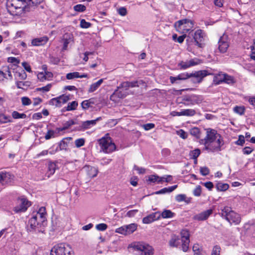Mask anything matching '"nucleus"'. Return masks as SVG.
<instances>
[{
    "mask_svg": "<svg viewBox=\"0 0 255 255\" xmlns=\"http://www.w3.org/2000/svg\"><path fill=\"white\" fill-rule=\"evenodd\" d=\"M48 40V38L45 36L33 39L31 41L33 46H41L45 44Z\"/></svg>",
    "mask_w": 255,
    "mask_h": 255,
    "instance_id": "obj_22",
    "label": "nucleus"
},
{
    "mask_svg": "<svg viewBox=\"0 0 255 255\" xmlns=\"http://www.w3.org/2000/svg\"><path fill=\"white\" fill-rule=\"evenodd\" d=\"M103 82H104V79H101L99 80H98L97 82L92 84L90 85V88L88 90V92L92 93V92H94V91H96L101 86V85L103 83Z\"/></svg>",
    "mask_w": 255,
    "mask_h": 255,
    "instance_id": "obj_25",
    "label": "nucleus"
},
{
    "mask_svg": "<svg viewBox=\"0 0 255 255\" xmlns=\"http://www.w3.org/2000/svg\"><path fill=\"white\" fill-rule=\"evenodd\" d=\"M91 24L90 22H87L85 19H83L80 21V26L83 28H88L90 27Z\"/></svg>",
    "mask_w": 255,
    "mask_h": 255,
    "instance_id": "obj_52",
    "label": "nucleus"
},
{
    "mask_svg": "<svg viewBox=\"0 0 255 255\" xmlns=\"http://www.w3.org/2000/svg\"><path fill=\"white\" fill-rule=\"evenodd\" d=\"M71 248L68 245L60 244L52 248L50 255H71Z\"/></svg>",
    "mask_w": 255,
    "mask_h": 255,
    "instance_id": "obj_9",
    "label": "nucleus"
},
{
    "mask_svg": "<svg viewBox=\"0 0 255 255\" xmlns=\"http://www.w3.org/2000/svg\"><path fill=\"white\" fill-rule=\"evenodd\" d=\"M46 209L44 207H40L38 211L34 212L28 221V224L31 230H35L40 226L46 219Z\"/></svg>",
    "mask_w": 255,
    "mask_h": 255,
    "instance_id": "obj_2",
    "label": "nucleus"
},
{
    "mask_svg": "<svg viewBox=\"0 0 255 255\" xmlns=\"http://www.w3.org/2000/svg\"><path fill=\"white\" fill-rule=\"evenodd\" d=\"M194 255H204L198 244H194L192 248Z\"/></svg>",
    "mask_w": 255,
    "mask_h": 255,
    "instance_id": "obj_42",
    "label": "nucleus"
},
{
    "mask_svg": "<svg viewBox=\"0 0 255 255\" xmlns=\"http://www.w3.org/2000/svg\"><path fill=\"white\" fill-rule=\"evenodd\" d=\"M190 133L196 138H199L200 137V130L198 128L194 127L192 128L190 130Z\"/></svg>",
    "mask_w": 255,
    "mask_h": 255,
    "instance_id": "obj_40",
    "label": "nucleus"
},
{
    "mask_svg": "<svg viewBox=\"0 0 255 255\" xmlns=\"http://www.w3.org/2000/svg\"><path fill=\"white\" fill-rule=\"evenodd\" d=\"M87 77V74H80V73L78 72H75L72 73H69L67 74L66 75V78L68 80L73 79L74 78H86Z\"/></svg>",
    "mask_w": 255,
    "mask_h": 255,
    "instance_id": "obj_26",
    "label": "nucleus"
},
{
    "mask_svg": "<svg viewBox=\"0 0 255 255\" xmlns=\"http://www.w3.org/2000/svg\"><path fill=\"white\" fill-rule=\"evenodd\" d=\"M57 168L56 162H52L50 161L48 164V176L53 175L55 172L56 169Z\"/></svg>",
    "mask_w": 255,
    "mask_h": 255,
    "instance_id": "obj_30",
    "label": "nucleus"
},
{
    "mask_svg": "<svg viewBox=\"0 0 255 255\" xmlns=\"http://www.w3.org/2000/svg\"><path fill=\"white\" fill-rule=\"evenodd\" d=\"M108 228V226L107 224L104 223H101L99 224H97L96 226V229L100 231H105Z\"/></svg>",
    "mask_w": 255,
    "mask_h": 255,
    "instance_id": "obj_50",
    "label": "nucleus"
},
{
    "mask_svg": "<svg viewBox=\"0 0 255 255\" xmlns=\"http://www.w3.org/2000/svg\"><path fill=\"white\" fill-rule=\"evenodd\" d=\"M16 86L18 89H24L27 88L31 85V82L28 81H16L15 83Z\"/></svg>",
    "mask_w": 255,
    "mask_h": 255,
    "instance_id": "obj_33",
    "label": "nucleus"
},
{
    "mask_svg": "<svg viewBox=\"0 0 255 255\" xmlns=\"http://www.w3.org/2000/svg\"><path fill=\"white\" fill-rule=\"evenodd\" d=\"M85 142V140L83 138L77 139L75 141V146L78 148L84 145Z\"/></svg>",
    "mask_w": 255,
    "mask_h": 255,
    "instance_id": "obj_47",
    "label": "nucleus"
},
{
    "mask_svg": "<svg viewBox=\"0 0 255 255\" xmlns=\"http://www.w3.org/2000/svg\"><path fill=\"white\" fill-rule=\"evenodd\" d=\"M175 215V213L169 210H164L161 213H160V218H171Z\"/></svg>",
    "mask_w": 255,
    "mask_h": 255,
    "instance_id": "obj_34",
    "label": "nucleus"
},
{
    "mask_svg": "<svg viewBox=\"0 0 255 255\" xmlns=\"http://www.w3.org/2000/svg\"><path fill=\"white\" fill-rule=\"evenodd\" d=\"M200 153L201 152L200 149L197 148L190 152V156L192 158L194 159H196L200 154Z\"/></svg>",
    "mask_w": 255,
    "mask_h": 255,
    "instance_id": "obj_46",
    "label": "nucleus"
},
{
    "mask_svg": "<svg viewBox=\"0 0 255 255\" xmlns=\"http://www.w3.org/2000/svg\"><path fill=\"white\" fill-rule=\"evenodd\" d=\"M37 77L38 79L41 82H43L46 80L45 76V73H44L43 72H39L37 75Z\"/></svg>",
    "mask_w": 255,
    "mask_h": 255,
    "instance_id": "obj_62",
    "label": "nucleus"
},
{
    "mask_svg": "<svg viewBox=\"0 0 255 255\" xmlns=\"http://www.w3.org/2000/svg\"><path fill=\"white\" fill-rule=\"evenodd\" d=\"M116 232L124 235H127L125 226L121 227L116 230Z\"/></svg>",
    "mask_w": 255,
    "mask_h": 255,
    "instance_id": "obj_59",
    "label": "nucleus"
},
{
    "mask_svg": "<svg viewBox=\"0 0 255 255\" xmlns=\"http://www.w3.org/2000/svg\"><path fill=\"white\" fill-rule=\"evenodd\" d=\"M213 210L211 209L203 211L199 214L195 215L193 217V219L197 221L206 220L213 214Z\"/></svg>",
    "mask_w": 255,
    "mask_h": 255,
    "instance_id": "obj_17",
    "label": "nucleus"
},
{
    "mask_svg": "<svg viewBox=\"0 0 255 255\" xmlns=\"http://www.w3.org/2000/svg\"><path fill=\"white\" fill-rule=\"evenodd\" d=\"M101 150L110 153L116 150V145L110 137H103L98 140Z\"/></svg>",
    "mask_w": 255,
    "mask_h": 255,
    "instance_id": "obj_7",
    "label": "nucleus"
},
{
    "mask_svg": "<svg viewBox=\"0 0 255 255\" xmlns=\"http://www.w3.org/2000/svg\"><path fill=\"white\" fill-rule=\"evenodd\" d=\"M72 137H69L63 139L59 143V146L60 150H66L68 147V143L69 141L72 139Z\"/></svg>",
    "mask_w": 255,
    "mask_h": 255,
    "instance_id": "obj_28",
    "label": "nucleus"
},
{
    "mask_svg": "<svg viewBox=\"0 0 255 255\" xmlns=\"http://www.w3.org/2000/svg\"><path fill=\"white\" fill-rule=\"evenodd\" d=\"M94 104H95V100L93 98H91L88 100L83 101L81 106L83 109L87 110Z\"/></svg>",
    "mask_w": 255,
    "mask_h": 255,
    "instance_id": "obj_32",
    "label": "nucleus"
},
{
    "mask_svg": "<svg viewBox=\"0 0 255 255\" xmlns=\"http://www.w3.org/2000/svg\"><path fill=\"white\" fill-rule=\"evenodd\" d=\"M142 127L145 130H148L154 128L155 127V125L152 123H148L143 125Z\"/></svg>",
    "mask_w": 255,
    "mask_h": 255,
    "instance_id": "obj_61",
    "label": "nucleus"
},
{
    "mask_svg": "<svg viewBox=\"0 0 255 255\" xmlns=\"http://www.w3.org/2000/svg\"><path fill=\"white\" fill-rule=\"evenodd\" d=\"M229 46L228 36L227 34H224L220 37L218 41V48L222 53L227 51Z\"/></svg>",
    "mask_w": 255,
    "mask_h": 255,
    "instance_id": "obj_13",
    "label": "nucleus"
},
{
    "mask_svg": "<svg viewBox=\"0 0 255 255\" xmlns=\"http://www.w3.org/2000/svg\"><path fill=\"white\" fill-rule=\"evenodd\" d=\"M138 210L136 209L130 210L127 212L126 216L129 218L133 217L138 213Z\"/></svg>",
    "mask_w": 255,
    "mask_h": 255,
    "instance_id": "obj_58",
    "label": "nucleus"
},
{
    "mask_svg": "<svg viewBox=\"0 0 255 255\" xmlns=\"http://www.w3.org/2000/svg\"><path fill=\"white\" fill-rule=\"evenodd\" d=\"M83 170L89 178L96 177L98 173V170L97 168L89 165L85 166L83 167Z\"/></svg>",
    "mask_w": 255,
    "mask_h": 255,
    "instance_id": "obj_21",
    "label": "nucleus"
},
{
    "mask_svg": "<svg viewBox=\"0 0 255 255\" xmlns=\"http://www.w3.org/2000/svg\"><path fill=\"white\" fill-rule=\"evenodd\" d=\"M127 234L129 235L134 232L137 229V225L135 224H130L125 226Z\"/></svg>",
    "mask_w": 255,
    "mask_h": 255,
    "instance_id": "obj_36",
    "label": "nucleus"
},
{
    "mask_svg": "<svg viewBox=\"0 0 255 255\" xmlns=\"http://www.w3.org/2000/svg\"><path fill=\"white\" fill-rule=\"evenodd\" d=\"M160 219V212H157L151 214L144 217L142 219V222L144 224H149L152 222Z\"/></svg>",
    "mask_w": 255,
    "mask_h": 255,
    "instance_id": "obj_20",
    "label": "nucleus"
},
{
    "mask_svg": "<svg viewBox=\"0 0 255 255\" xmlns=\"http://www.w3.org/2000/svg\"><path fill=\"white\" fill-rule=\"evenodd\" d=\"M177 134L183 139H186L188 137V133L183 129L178 130L177 131Z\"/></svg>",
    "mask_w": 255,
    "mask_h": 255,
    "instance_id": "obj_57",
    "label": "nucleus"
},
{
    "mask_svg": "<svg viewBox=\"0 0 255 255\" xmlns=\"http://www.w3.org/2000/svg\"><path fill=\"white\" fill-rule=\"evenodd\" d=\"M221 215L223 218H224L230 223L238 225L241 222L240 215L233 211L230 207L226 206L222 209Z\"/></svg>",
    "mask_w": 255,
    "mask_h": 255,
    "instance_id": "obj_5",
    "label": "nucleus"
},
{
    "mask_svg": "<svg viewBox=\"0 0 255 255\" xmlns=\"http://www.w3.org/2000/svg\"><path fill=\"white\" fill-rule=\"evenodd\" d=\"M76 124L75 121L73 120H69L68 121L66 122L63 123L62 128H57V130L58 131H61L63 130H65L67 129H68L71 126Z\"/></svg>",
    "mask_w": 255,
    "mask_h": 255,
    "instance_id": "obj_31",
    "label": "nucleus"
},
{
    "mask_svg": "<svg viewBox=\"0 0 255 255\" xmlns=\"http://www.w3.org/2000/svg\"><path fill=\"white\" fill-rule=\"evenodd\" d=\"M223 77H224V82L226 83L230 84L235 83V80L233 76L225 74Z\"/></svg>",
    "mask_w": 255,
    "mask_h": 255,
    "instance_id": "obj_43",
    "label": "nucleus"
},
{
    "mask_svg": "<svg viewBox=\"0 0 255 255\" xmlns=\"http://www.w3.org/2000/svg\"><path fill=\"white\" fill-rule=\"evenodd\" d=\"M133 248L136 251L140 253V255H153L154 249L149 245L144 243H136Z\"/></svg>",
    "mask_w": 255,
    "mask_h": 255,
    "instance_id": "obj_8",
    "label": "nucleus"
},
{
    "mask_svg": "<svg viewBox=\"0 0 255 255\" xmlns=\"http://www.w3.org/2000/svg\"><path fill=\"white\" fill-rule=\"evenodd\" d=\"M21 102L23 105L28 106L31 104V101L29 98L27 97H23L21 98Z\"/></svg>",
    "mask_w": 255,
    "mask_h": 255,
    "instance_id": "obj_56",
    "label": "nucleus"
},
{
    "mask_svg": "<svg viewBox=\"0 0 255 255\" xmlns=\"http://www.w3.org/2000/svg\"><path fill=\"white\" fill-rule=\"evenodd\" d=\"M221 248L218 246L214 247L211 255H220Z\"/></svg>",
    "mask_w": 255,
    "mask_h": 255,
    "instance_id": "obj_60",
    "label": "nucleus"
},
{
    "mask_svg": "<svg viewBox=\"0 0 255 255\" xmlns=\"http://www.w3.org/2000/svg\"><path fill=\"white\" fill-rule=\"evenodd\" d=\"M209 75H210V74L207 70H200L191 73H186L180 74L176 77L170 76L169 79L170 82L172 84H174L176 83V81L177 80H184L193 77L197 78L198 83H200L205 77Z\"/></svg>",
    "mask_w": 255,
    "mask_h": 255,
    "instance_id": "obj_3",
    "label": "nucleus"
},
{
    "mask_svg": "<svg viewBox=\"0 0 255 255\" xmlns=\"http://www.w3.org/2000/svg\"><path fill=\"white\" fill-rule=\"evenodd\" d=\"M200 170L201 174L204 176L207 175L209 173V169L207 167H201Z\"/></svg>",
    "mask_w": 255,
    "mask_h": 255,
    "instance_id": "obj_63",
    "label": "nucleus"
},
{
    "mask_svg": "<svg viewBox=\"0 0 255 255\" xmlns=\"http://www.w3.org/2000/svg\"><path fill=\"white\" fill-rule=\"evenodd\" d=\"M11 122V118L9 116H6L4 114H0V123H7Z\"/></svg>",
    "mask_w": 255,
    "mask_h": 255,
    "instance_id": "obj_41",
    "label": "nucleus"
},
{
    "mask_svg": "<svg viewBox=\"0 0 255 255\" xmlns=\"http://www.w3.org/2000/svg\"><path fill=\"white\" fill-rule=\"evenodd\" d=\"M204 33L201 29H198L194 33L193 36L194 42L199 47L202 48L203 46L202 42L204 40Z\"/></svg>",
    "mask_w": 255,
    "mask_h": 255,
    "instance_id": "obj_16",
    "label": "nucleus"
},
{
    "mask_svg": "<svg viewBox=\"0 0 255 255\" xmlns=\"http://www.w3.org/2000/svg\"><path fill=\"white\" fill-rule=\"evenodd\" d=\"M55 131L54 130H48V131L47 132L46 134L45 135V138L46 140H48V139H50L52 137H54V135H55Z\"/></svg>",
    "mask_w": 255,
    "mask_h": 255,
    "instance_id": "obj_54",
    "label": "nucleus"
},
{
    "mask_svg": "<svg viewBox=\"0 0 255 255\" xmlns=\"http://www.w3.org/2000/svg\"><path fill=\"white\" fill-rule=\"evenodd\" d=\"M168 243L170 247L178 248L180 245V239L179 236L172 235Z\"/></svg>",
    "mask_w": 255,
    "mask_h": 255,
    "instance_id": "obj_23",
    "label": "nucleus"
},
{
    "mask_svg": "<svg viewBox=\"0 0 255 255\" xmlns=\"http://www.w3.org/2000/svg\"><path fill=\"white\" fill-rule=\"evenodd\" d=\"M186 195L185 194H178L175 197L176 200L180 202L183 201H185Z\"/></svg>",
    "mask_w": 255,
    "mask_h": 255,
    "instance_id": "obj_64",
    "label": "nucleus"
},
{
    "mask_svg": "<svg viewBox=\"0 0 255 255\" xmlns=\"http://www.w3.org/2000/svg\"><path fill=\"white\" fill-rule=\"evenodd\" d=\"M216 187L218 191H225L228 189L229 186L226 183H218L216 184Z\"/></svg>",
    "mask_w": 255,
    "mask_h": 255,
    "instance_id": "obj_39",
    "label": "nucleus"
},
{
    "mask_svg": "<svg viewBox=\"0 0 255 255\" xmlns=\"http://www.w3.org/2000/svg\"><path fill=\"white\" fill-rule=\"evenodd\" d=\"M225 75V74L222 72L219 73L214 77V81L217 84L224 82V77H223V76Z\"/></svg>",
    "mask_w": 255,
    "mask_h": 255,
    "instance_id": "obj_37",
    "label": "nucleus"
},
{
    "mask_svg": "<svg viewBox=\"0 0 255 255\" xmlns=\"http://www.w3.org/2000/svg\"><path fill=\"white\" fill-rule=\"evenodd\" d=\"M26 5L27 0H11L7 2L8 10L12 15H17L23 11Z\"/></svg>",
    "mask_w": 255,
    "mask_h": 255,
    "instance_id": "obj_4",
    "label": "nucleus"
},
{
    "mask_svg": "<svg viewBox=\"0 0 255 255\" xmlns=\"http://www.w3.org/2000/svg\"><path fill=\"white\" fill-rule=\"evenodd\" d=\"M194 26L193 21L187 19L178 20L174 24V27L177 31L180 33H186L190 30Z\"/></svg>",
    "mask_w": 255,
    "mask_h": 255,
    "instance_id": "obj_6",
    "label": "nucleus"
},
{
    "mask_svg": "<svg viewBox=\"0 0 255 255\" xmlns=\"http://www.w3.org/2000/svg\"><path fill=\"white\" fill-rule=\"evenodd\" d=\"M86 9V6L84 5L79 4L74 6V9L78 12H83Z\"/></svg>",
    "mask_w": 255,
    "mask_h": 255,
    "instance_id": "obj_49",
    "label": "nucleus"
},
{
    "mask_svg": "<svg viewBox=\"0 0 255 255\" xmlns=\"http://www.w3.org/2000/svg\"><path fill=\"white\" fill-rule=\"evenodd\" d=\"M14 176L9 172H1L0 179L2 185L11 184L14 181Z\"/></svg>",
    "mask_w": 255,
    "mask_h": 255,
    "instance_id": "obj_18",
    "label": "nucleus"
},
{
    "mask_svg": "<svg viewBox=\"0 0 255 255\" xmlns=\"http://www.w3.org/2000/svg\"><path fill=\"white\" fill-rule=\"evenodd\" d=\"M17 203V205L14 208V211L16 213L24 212L31 205L30 202L24 197L19 198Z\"/></svg>",
    "mask_w": 255,
    "mask_h": 255,
    "instance_id": "obj_12",
    "label": "nucleus"
},
{
    "mask_svg": "<svg viewBox=\"0 0 255 255\" xmlns=\"http://www.w3.org/2000/svg\"><path fill=\"white\" fill-rule=\"evenodd\" d=\"M200 143L204 144V149L210 152L221 151L224 144L222 136L217 130L210 128L206 129V136L201 140Z\"/></svg>",
    "mask_w": 255,
    "mask_h": 255,
    "instance_id": "obj_1",
    "label": "nucleus"
},
{
    "mask_svg": "<svg viewBox=\"0 0 255 255\" xmlns=\"http://www.w3.org/2000/svg\"><path fill=\"white\" fill-rule=\"evenodd\" d=\"M78 106V103L76 101H73L69 103L67 106L63 109V111H70L74 110Z\"/></svg>",
    "mask_w": 255,
    "mask_h": 255,
    "instance_id": "obj_35",
    "label": "nucleus"
},
{
    "mask_svg": "<svg viewBox=\"0 0 255 255\" xmlns=\"http://www.w3.org/2000/svg\"><path fill=\"white\" fill-rule=\"evenodd\" d=\"M177 185H175L170 186L169 187H165V188L161 189V190H160L159 191L155 192V194H165L167 193H170V192H172L173 191H174L177 188Z\"/></svg>",
    "mask_w": 255,
    "mask_h": 255,
    "instance_id": "obj_29",
    "label": "nucleus"
},
{
    "mask_svg": "<svg viewBox=\"0 0 255 255\" xmlns=\"http://www.w3.org/2000/svg\"><path fill=\"white\" fill-rule=\"evenodd\" d=\"M42 1H43V0H27L29 6L36 5L40 3Z\"/></svg>",
    "mask_w": 255,
    "mask_h": 255,
    "instance_id": "obj_55",
    "label": "nucleus"
},
{
    "mask_svg": "<svg viewBox=\"0 0 255 255\" xmlns=\"http://www.w3.org/2000/svg\"><path fill=\"white\" fill-rule=\"evenodd\" d=\"M17 75L19 80H25L27 78V74L24 70H21V72L17 73Z\"/></svg>",
    "mask_w": 255,
    "mask_h": 255,
    "instance_id": "obj_53",
    "label": "nucleus"
},
{
    "mask_svg": "<svg viewBox=\"0 0 255 255\" xmlns=\"http://www.w3.org/2000/svg\"><path fill=\"white\" fill-rule=\"evenodd\" d=\"M202 188L201 186L198 185L194 189L193 193L195 196H200L201 194Z\"/></svg>",
    "mask_w": 255,
    "mask_h": 255,
    "instance_id": "obj_51",
    "label": "nucleus"
},
{
    "mask_svg": "<svg viewBox=\"0 0 255 255\" xmlns=\"http://www.w3.org/2000/svg\"><path fill=\"white\" fill-rule=\"evenodd\" d=\"M182 116H193L196 114V111L193 109H185L181 111Z\"/></svg>",
    "mask_w": 255,
    "mask_h": 255,
    "instance_id": "obj_38",
    "label": "nucleus"
},
{
    "mask_svg": "<svg viewBox=\"0 0 255 255\" xmlns=\"http://www.w3.org/2000/svg\"><path fill=\"white\" fill-rule=\"evenodd\" d=\"M163 178L164 177H160L156 175H151L148 177V181L160 184L163 182Z\"/></svg>",
    "mask_w": 255,
    "mask_h": 255,
    "instance_id": "obj_27",
    "label": "nucleus"
},
{
    "mask_svg": "<svg viewBox=\"0 0 255 255\" xmlns=\"http://www.w3.org/2000/svg\"><path fill=\"white\" fill-rule=\"evenodd\" d=\"M100 120H101V117H99L96 120L83 122L82 124L81 127L84 129L90 128L93 126L95 125L97 123V122L100 121Z\"/></svg>",
    "mask_w": 255,
    "mask_h": 255,
    "instance_id": "obj_24",
    "label": "nucleus"
},
{
    "mask_svg": "<svg viewBox=\"0 0 255 255\" xmlns=\"http://www.w3.org/2000/svg\"><path fill=\"white\" fill-rule=\"evenodd\" d=\"M202 99L200 97L194 95L185 96L182 98V101L179 102L185 106H190L201 103Z\"/></svg>",
    "mask_w": 255,
    "mask_h": 255,
    "instance_id": "obj_10",
    "label": "nucleus"
},
{
    "mask_svg": "<svg viewBox=\"0 0 255 255\" xmlns=\"http://www.w3.org/2000/svg\"><path fill=\"white\" fill-rule=\"evenodd\" d=\"M12 117L14 119H25L26 117V115L23 113L20 114L17 111H13L12 113Z\"/></svg>",
    "mask_w": 255,
    "mask_h": 255,
    "instance_id": "obj_44",
    "label": "nucleus"
},
{
    "mask_svg": "<svg viewBox=\"0 0 255 255\" xmlns=\"http://www.w3.org/2000/svg\"><path fill=\"white\" fill-rule=\"evenodd\" d=\"M61 42L63 43L62 51H64L67 50L68 44L74 42V36L73 34L70 33H65L62 36Z\"/></svg>",
    "mask_w": 255,
    "mask_h": 255,
    "instance_id": "obj_15",
    "label": "nucleus"
},
{
    "mask_svg": "<svg viewBox=\"0 0 255 255\" xmlns=\"http://www.w3.org/2000/svg\"><path fill=\"white\" fill-rule=\"evenodd\" d=\"M245 108L244 106H236L234 108V112L240 115L244 114Z\"/></svg>",
    "mask_w": 255,
    "mask_h": 255,
    "instance_id": "obj_45",
    "label": "nucleus"
},
{
    "mask_svg": "<svg viewBox=\"0 0 255 255\" xmlns=\"http://www.w3.org/2000/svg\"><path fill=\"white\" fill-rule=\"evenodd\" d=\"M68 96L63 95L58 97L53 98L49 101V104L56 107H61L69 100Z\"/></svg>",
    "mask_w": 255,
    "mask_h": 255,
    "instance_id": "obj_14",
    "label": "nucleus"
},
{
    "mask_svg": "<svg viewBox=\"0 0 255 255\" xmlns=\"http://www.w3.org/2000/svg\"><path fill=\"white\" fill-rule=\"evenodd\" d=\"M119 89L117 88V89L115 91L113 94L111 96V99H112V98L114 96H117L118 98L122 99L126 97V95L123 94L122 91H119Z\"/></svg>",
    "mask_w": 255,
    "mask_h": 255,
    "instance_id": "obj_48",
    "label": "nucleus"
},
{
    "mask_svg": "<svg viewBox=\"0 0 255 255\" xmlns=\"http://www.w3.org/2000/svg\"><path fill=\"white\" fill-rule=\"evenodd\" d=\"M181 246V248L184 252H186L189 249L190 243V234L187 229L182 230L180 232Z\"/></svg>",
    "mask_w": 255,
    "mask_h": 255,
    "instance_id": "obj_11",
    "label": "nucleus"
},
{
    "mask_svg": "<svg viewBox=\"0 0 255 255\" xmlns=\"http://www.w3.org/2000/svg\"><path fill=\"white\" fill-rule=\"evenodd\" d=\"M200 63V60L198 59H192L189 61H187L185 62L181 61L179 65L180 66L181 68L182 69H186L188 68H189L191 66H193L195 65H197Z\"/></svg>",
    "mask_w": 255,
    "mask_h": 255,
    "instance_id": "obj_19",
    "label": "nucleus"
}]
</instances>
